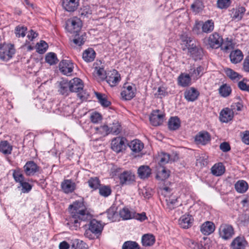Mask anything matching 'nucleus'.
Returning <instances> with one entry per match:
<instances>
[{
	"label": "nucleus",
	"instance_id": "1",
	"mask_svg": "<svg viewBox=\"0 0 249 249\" xmlns=\"http://www.w3.org/2000/svg\"><path fill=\"white\" fill-rule=\"evenodd\" d=\"M71 217L67 223L70 229L77 230L81 226L84 227L86 224L82 223L90 221L89 229L95 235H100L103 230V225L96 219H91L92 214L85 208L81 202L75 201L69 206Z\"/></svg>",
	"mask_w": 249,
	"mask_h": 249
},
{
	"label": "nucleus",
	"instance_id": "2",
	"mask_svg": "<svg viewBox=\"0 0 249 249\" xmlns=\"http://www.w3.org/2000/svg\"><path fill=\"white\" fill-rule=\"evenodd\" d=\"M181 39L183 44L187 47L188 53L194 60L201 59L203 56L202 49L196 45L195 39L185 35L182 36Z\"/></svg>",
	"mask_w": 249,
	"mask_h": 249
},
{
	"label": "nucleus",
	"instance_id": "3",
	"mask_svg": "<svg viewBox=\"0 0 249 249\" xmlns=\"http://www.w3.org/2000/svg\"><path fill=\"white\" fill-rule=\"evenodd\" d=\"M71 92L77 93V96L82 100L87 99L89 96V93L83 89V83L80 78H74L70 80Z\"/></svg>",
	"mask_w": 249,
	"mask_h": 249
},
{
	"label": "nucleus",
	"instance_id": "4",
	"mask_svg": "<svg viewBox=\"0 0 249 249\" xmlns=\"http://www.w3.org/2000/svg\"><path fill=\"white\" fill-rule=\"evenodd\" d=\"M223 39L218 33L214 32L211 34L208 38L204 40V43L207 48L218 49L220 48Z\"/></svg>",
	"mask_w": 249,
	"mask_h": 249
},
{
	"label": "nucleus",
	"instance_id": "5",
	"mask_svg": "<svg viewBox=\"0 0 249 249\" xmlns=\"http://www.w3.org/2000/svg\"><path fill=\"white\" fill-rule=\"evenodd\" d=\"M15 53L14 46L9 44H0V59L7 61L11 59Z\"/></svg>",
	"mask_w": 249,
	"mask_h": 249
},
{
	"label": "nucleus",
	"instance_id": "6",
	"mask_svg": "<svg viewBox=\"0 0 249 249\" xmlns=\"http://www.w3.org/2000/svg\"><path fill=\"white\" fill-rule=\"evenodd\" d=\"M82 21L80 18L73 17L66 22V29L71 33H78L81 30Z\"/></svg>",
	"mask_w": 249,
	"mask_h": 249
},
{
	"label": "nucleus",
	"instance_id": "7",
	"mask_svg": "<svg viewBox=\"0 0 249 249\" xmlns=\"http://www.w3.org/2000/svg\"><path fill=\"white\" fill-rule=\"evenodd\" d=\"M219 234L224 240L230 239L234 234V228L231 225L222 224L219 228Z\"/></svg>",
	"mask_w": 249,
	"mask_h": 249
},
{
	"label": "nucleus",
	"instance_id": "8",
	"mask_svg": "<svg viewBox=\"0 0 249 249\" xmlns=\"http://www.w3.org/2000/svg\"><path fill=\"white\" fill-rule=\"evenodd\" d=\"M126 139L124 137H116L111 142V149L116 153L122 152L125 148Z\"/></svg>",
	"mask_w": 249,
	"mask_h": 249
},
{
	"label": "nucleus",
	"instance_id": "9",
	"mask_svg": "<svg viewBox=\"0 0 249 249\" xmlns=\"http://www.w3.org/2000/svg\"><path fill=\"white\" fill-rule=\"evenodd\" d=\"M61 72L66 75H71L73 70V63L70 60H62L59 64Z\"/></svg>",
	"mask_w": 249,
	"mask_h": 249
},
{
	"label": "nucleus",
	"instance_id": "10",
	"mask_svg": "<svg viewBox=\"0 0 249 249\" xmlns=\"http://www.w3.org/2000/svg\"><path fill=\"white\" fill-rule=\"evenodd\" d=\"M58 91L60 94L67 96L71 92L70 81L62 79L58 82Z\"/></svg>",
	"mask_w": 249,
	"mask_h": 249
},
{
	"label": "nucleus",
	"instance_id": "11",
	"mask_svg": "<svg viewBox=\"0 0 249 249\" xmlns=\"http://www.w3.org/2000/svg\"><path fill=\"white\" fill-rule=\"evenodd\" d=\"M120 183L121 185H128L135 180V175L130 171H125L119 176Z\"/></svg>",
	"mask_w": 249,
	"mask_h": 249
},
{
	"label": "nucleus",
	"instance_id": "12",
	"mask_svg": "<svg viewBox=\"0 0 249 249\" xmlns=\"http://www.w3.org/2000/svg\"><path fill=\"white\" fill-rule=\"evenodd\" d=\"M248 245V242L245 237L239 235L235 238L231 244L232 249H245Z\"/></svg>",
	"mask_w": 249,
	"mask_h": 249
},
{
	"label": "nucleus",
	"instance_id": "13",
	"mask_svg": "<svg viewBox=\"0 0 249 249\" xmlns=\"http://www.w3.org/2000/svg\"><path fill=\"white\" fill-rule=\"evenodd\" d=\"M23 169L26 176H31L39 171V167L34 161H29L24 165Z\"/></svg>",
	"mask_w": 249,
	"mask_h": 249
},
{
	"label": "nucleus",
	"instance_id": "14",
	"mask_svg": "<svg viewBox=\"0 0 249 249\" xmlns=\"http://www.w3.org/2000/svg\"><path fill=\"white\" fill-rule=\"evenodd\" d=\"M97 133L101 134L103 136H106L109 133L117 135L119 133V129L118 127L116 129L113 128H109L107 125L104 124L99 127H95Z\"/></svg>",
	"mask_w": 249,
	"mask_h": 249
},
{
	"label": "nucleus",
	"instance_id": "15",
	"mask_svg": "<svg viewBox=\"0 0 249 249\" xmlns=\"http://www.w3.org/2000/svg\"><path fill=\"white\" fill-rule=\"evenodd\" d=\"M211 136L207 131L199 132L195 138V142L198 144L206 145L211 141Z\"/></svg>",
	"mask_w": 249,
	"mask_h": 249
},
{
	"label": "nucleus",
	"instance_id": "16",
	"mask_svg": "<svg viewBox=\"0 0 249 249\" xmlns=\"http://www.w3.org/2000/svg\"><path fill=\"white\" fill-rule=\"evenodd\" d=\"M159 112V110H154L149 116L150 122L154 126L160 125L163 122L164 116Z\"/></svg>",
	"mask_w": 249,
	"mask_h": 249
},
{
	"label": "nucleus",
	"instance_id": "17",
	"mask_svg": "<svg viewBox=\"0 0 249 249\" xmlns=\"http://www.w3.org/2000/svg\"><path fill=\"white\" fill-rule=\"evenodd\" d=\"M106 81L111 86H115L121 79L120 75L116 70L113 71L106 77Z\"/></svg>",
	"mask_w": 249,
	"mask_h": 249
},
{
	"label": "nucleus",
	"instance_id": "18",
	"mask_svg": "<svg viewBox=\"0 0 249 249\" xmlns=\"http://www.w3.org/2000/svg\"><path fill=\"white\" fill-rule=\"evenodd\" d=\"M199 95L198 91L193 87L186 89L184 93V98L189 102H193L196 100Z\"/></svg>",
	"mask_w": 249,
	"mask_h": 249
},
{
	"label": "nucleus",
	"instance_id": "19",
	"mask_svg": "<svg viewBox=\"0 0 249 249\" xmlns=\"http://www.w3.org/2000/svg\"><path fill=\"white\" fill-rule=\"evenodd\" d=\"M79 5V0H63L62 6L68 12L75 11Z\"/></svg>",
	"mask_w": 249,
	"mask_h": 249
},
{
	"label": "nucleus",
	"instance_id": "20",
	"mask_svg": "<svg viewBox=\"0 0 249 249\" xmlns=\"http://www.w3.org/2000/svg\"><path fill=\"white\" fill-rule=\"evenodd\" d=\"M233 117V112L232 109L226 108L221 110L220 113V120L223 123H228Z\"/></svg>",
	"mask_w": 249,
	"mask_h": 249
},
{
	"label": "nucleus",
	"instance_id": "21",
	"mask_svg": "<svg viewBox=\"0 0 249 249\" xmlns=\"http://www.w3.org/2000/svg\"><path fill=\"white\" fill-rule=\"evenodd\" d=\"M121 95L123 100H130L135 96V93L131 86L124 87Z\"/></svg>",
	"mask_w": 249,
	"mask_h": 249
},
{
	"label": "nucleus",
	"instance_id": "22",
	"mask_svg": "<svg viewBox=\"0 0 249 249\" xmlns=\"http://www.w3.org/2000/svg\"><path fill=\"white\" fill-rule=\"evenodd\" d=\"M246 10V8L243 6L233 8L231 14L232 19L237 21L241 20L245 14Z\"/></svg>",
	"mask_w": 249,
	"mask_h": 249
},
{
	"label": "nucleus",
	"instance_id": "23",
	"mask_svg": "<svg viewBox=\"0 0 249 249\" xmlns=\"http://www.w3.org/2000/svg\"><path fill=\"white\" fill-rule=\"evenodd\" d=\"M63 192L69 194L73 192L75 189V184L70 179L64 180L61 184Z\"/></svg>",
	"mask_w": 249,
	"mask_h": 249
},
{
	"label": "nucleus",
	"instance_id": "24",
	"mask_svg": "<svg viewBox=\"0 0 249 249\" xmlns=\"http://www.w3.org/2000/svg\"><path fill=\"white\" fill-rule=\"evenodd\" d=\"M215 230L214 224L210 221L204 223L200 227L201 232L205 235H208L213 233Z\"/></svg>",
	"mask_w": 249,
	"mask_h": 249
},
{
	"label": "nucleus",
	"instance_id": "25",
	"mask_svg": "<svg viewBox=\"0 0 249 249\" xmlns=\"http://www.w3.org/2000/svg\"><path fill=\"white\" fill-rule=\"evenodd\" d=\"M231 62L233 64H237L243 59V54L239 49L232 51L230 54Z\"/></svg>",
	"mask_w": 249,
	"mask_h": 249
},
{
	"label": "nucleus",
	"instance_id": "26",
	"mask_svg": "<svg viewBox=\"0 0 249 249\" xmlns=\"http://www.w3.org/2000/svg\"><path fill=\"white\" fill-rule=\"evenodd\" d=\"M193 218L190 215H184L179 220V224L181 227L187 229L191 226Z\"/></svg>",
	"mask_w": 249,
	"mask_h": 249
},
{
	"label": "nucleus",
	"instance_id": "27",
	"mask_svg": "<svg viewBox=\"0 0 249 249\" xmlns=\"http://www.w3.org/2000/svg\"><path fill=\"white\" fill-rule=\"evenodd\" d=\"M225 172V167L221 162L215 164L211 168V173L215 176L222 175Z\"/></svg>",
	"mask_w": 249,
	"mask_h": 249
},
{
	"label": "nucleus",
	"instance_id": "28",
	"mask_svg": "<svg viewBox=\"0 0 249 249\" xmlns=\"http://www.w3.org/2000/svg\"><path fill=\"white\" fill-rule=\"evenodd\" d=\"M155 242V237L152 234H145L142 238V245L145 247L152 246Z\"/></svg>",
	"mask_w": 249,
	"mask_h": 249
},
{
	"label": "nucleus",
	"instance_id": "29",
	"mask_svg": "<svg viewBox=\"0 0 249 249\" xmlns=\"http://www.w3.org/2000/svg\"><path fill=\"white\" fill-rule=\"evenodd\" d=\"M95 52L92 48H88L83 53V58L87 62H92L95 57Z\"/></svg>",
	"mask_w": 249,
	"mask_h": 249
},
{
	"label": "nucleus",
	"instance_id": "30",
	"mask_svg": "<svg viewBox=\"0 0 249 249\" xmlns=\"http://www.w3.org/2000/svg\"><path fill=\"white\" fill-rule=\"evenodd\" d=\"M234 43L231 38H226L225 40L222 41L221 45L220 46L221 50L224 52H227L229 50L233 49Z\"/></svg>",
	"mask_w": 249,
	"mask_h": 249
},
{
	"label": "nucleus",
	"instance_id": "31",
	"mask_svg": "<svg viewBox=\"0 0 249 249\" xmlns=\"http://www.w3.org/2000/svg\"><path fill=\"white\" fill-rule=\"evenodd\" d=\"M129 146L133 152L138 153L143 149V144L140 140H134L131 142Z\"/></svg>",
	"mask_w": 249,
	"mask_h": 249
},
{
	"label": "nucleus",
	"instance_id": "32",
	"mask_svg": "<svg viewBox=\"0 0 249 249\" xmlns=\"http://www.w3.org/2000/svg\"><path fill=\"white\" fill-rule=\"evenodd\" d=\"M139 177L141 178H148L151 174V169L148 166H141L138 170Z\"/></svg>",
	"mask_w": 249,
	"mask_h": 249
},
{
	"label": "nucleus",
	"instance_id": "33",
	"mask_svg": "<svg viewBox=\"0 0 249 249\" xmlns=\"http://www.w3.org/2000/svg\"><path fill=\"white\" fill-rule=\"evenodd\" d=\"M170 171L166 169L163 166H160L157 170L156 178L161 180H164L169 177Z\"/></svg>",
	"mask_w": 249,
	"mask_h": 249
},
{
	"label": "nucleus",
	"instance_id": "34",
	"mask_svg": "<svg viewBox=\"0 0 249 249\" xmlns=\"http://www.w3.org/2000/svg\"><path fill=\"white\" fill-rule=\"evenodd\" d=\"M202 32L205 33H210L214 29V22L212 20H208L203 22L201 21Z\"/></svg>",
	"mask_w": 249,
	"mask_h": 249
},
{
	"label": "nucleus",
	"instance_id": "35",
	"mask_svg": "<svg viewBox=\"0 0 249 249\" xmlns=\"http://www.w3.org/2000/svg\"><path fill=\"white\" fill-rule=\"evenodd\" d=\"M12 149V146L7 141H3L0 142V152L3 154H10Z\"/></svg>",
	"mask_w": 249,
	"mask_h": 249
},
{
	"label": "nucleus",
	"instance_id": "36",
	"mask_svg": "<svg viewBox=\"0 0 249 249\" xmlns=\"http://www.w3.org/2000/svg\"><path fill=\"white\" fill-rule=\"evenodd\" d=\"M224 71L227 76L232 81H237L242 78L240 74L230 68H225Z\"/></svg>",
	"mask_w": 249,
	"mask_h": 249
},
{
	"label": "nucleus",
	"instance_id": "37",
	"mask_svg": "<svg viewBox=\"0 0 249 249\" xmlns=\"http://www.w3.org/2000/svg\"><path fill=\"white\" fill-rule=\"evenodd\" d=\"M180 126V122L178 117H171L168 121V128L171 130L178 129Z\"/></svg>",
	"mask_w": 249,
	"mask_h": 249
},
{
	"label": "nucleus",
	"instance_id": "38",
	"mask_svg": "<svg viewBox=\"0 0 249 249\" xmlns=\"http://www.w3.org/2000/svg\"><path fill=\"white\" fill-rule=\"evenodd\" d=\"M249 186L247 182L243 180L238 181L235 184L236 191L240 193H244L248 189Z\"/></svg>",
	"mask_w": 249,
	"mask_h": 249
},
{
	"label": "nucleus",
	"instance_id": "39",
	"mask_svg": "<svg viewBox=\"0 0 249 249\" xmlns=\"http://www.w3.org/2000/svg\"><path fill=\"white\" fill-rule=\"evenodd\" d=\"M134 211H130L127 208H124L121 210L119 212L120 216L123 220H128L132 219Z\"/></svg>",
	"mask_w": 249,
	"mask_h": 249
},
{
	"label": "nucleus",
	"instance_id": "40",
	"mask_svg": "<svg viewBox=\"0 0 249 249\" xmlns=\"http://www.w3.org/2000/svg\"><path fill=\"white\" fill-rule=\"evenodd\" d=\"M203 70V67L201 66H198L196 68L191 67L189 70V74L191 77L197 79L201 75H202Z\"/></svg>",
	"mask_w": 249,
	"mask_h": 249
},
{
	"label": "nucleus",
	"instance_id": "41",
	"mask_svg": "<svg viewBox=\"0 0 249 249\" xmlns=\"http://www.w3.org/2000/svg\"><path fill=\"white\" fill-rule=\"evenodd\" d=\"M190 76L189 73L185 75H180L178 77V85L184 87L189 86L191 82Z\"/></svg>",
	"mask_w": 249,
	"mask_h": 249
},
{
	"label": "nucleus",
	"instance_id": "42",
	"mask_svg": "<svg viewBox=\"0 0 249 249\" xmlns=\"http://www.w3.org/2000/svg\"><path fill=\"white\" fill-rule=\"evenodd\" d=\"M75 34L74 38L72 40L73 42L78 46L83 45L86 40V33H83L80 36L79 33Z\"/></svg>",
	"mask_w": 249,
	"mask_h": 249
},
{
	"label": "nucleus",
	"instance_id": "43",
	"mask_svg": "<svg viewBox=\"0 0 249 249\" xmlns=\"http://www.w3.org/2000/svg\"><path fill=\"white\" fill-rule=\"evenodd\" d=\"M219 93L221 96L226 97L230 95L231 92V88L227 84H223L218 89Z\"/></svg>",
	"mask_w": 249,
	"mask_h": 249
},
{
	"label": "nucleus",
	"instance_id": "44",
	"mask_svg": "<svg viewBox=\"0 0 249 249\" xmlns=\"http://www.w3.org/2000/svg\"><path fill=\"white\" fill-rule=\"evenodd\" d=\"M46 62L51 65H54L58 62L56 55L54 53H48L45 57Z\"/></svg>",
	"mask_w": 249,
	"mask_h": 249
},
{
	"label": "nucleus",
	"instance_id": "45",
	"mask_svg": "<svg viewBox=\"0 0 249 249\" xmlns=\"http://www.w3.org/2000/svg\"><path fill=\"white\" fill-rule=\"evenodd\" d=\"M71 248L73 249H87L86 244L82 241L75 239L72 240Z\"/></svg>",
	"mask_w": 249,
	"mask_h": 249
},
{
	"label": "nucleus",
	"instance_id": "46",
	"mask_svg": "<svg viewBox=\"0 0 249 249\" xmlns=\"http://www.w3.org/2000/svg\"><path fill=\"white\" fill-rule=\"evenodd\" d=\"M159 164L160 166H163L171 160L170 155L165 153H161L159 156Z\"/></svg>",
	"mask_w": 249,
	"mask_h": 249
},
{
	"label": "nucleus",
	"instance_id": "47",
	"mask_svg": "<svg viewBox=\"0 0 249 249\" xmlns=\"http://www.w3.org/2000/svg\"><path fill=\"white\" fill-rule=\"evenodd\" d=\"M122 249H140V247L135 241H127L123 244Z\"/></svg>",
	"mask_w": 249,
	"mask_h": 249
},
{
	"label": "nucleus",
	"instance_id": "48",
	"mask_svg": "<svg viewBox=\"0 0 249 249\" xmlns=\"http://www.w3.org/2000/svg\"><path fill=\"white\" fill-rule=\"evenodd\" d=\"M13 177L16 182H19L20 184L24 181V177L21 173L20 169H17L14 171Z\"/></svg>",
	"mask_w": 249,
	"mask_h": 249
},
{
	"label": "nucleus",
	"instance_id": "49",
	"mask_svg": "<svg viewBox=\"0 0 249 249\" xmlns=\"http://www.w3.org/2000/svg\"><path fill=\"white\" fill-rule=\"evenodd\" d=\"M95 94L97 98L98 99L99 102L102 106L104 107H108L110 106L111 104L110 102L108 101L105 97H103L101 93L96 92Z\"/></svg>",
	"mask_w": 249,
	"mask_h": 249
},
{
	"label": "nucleus",
	"instance_id": "50",
	"mask_svg": "<svg viewBox=\"0 0 249 249\" xmlns=\"http://www.w3.org/2000/svg\"><path fill=\"white\" fill-rule=\"evenodd\" d=\"M204 8L203 2L200 0H196L192 4L191 8L192 10L196 13H198L202 11Z\"/></svg>",
	"mask_w": 249,
	"mask_h": 249
},
{
	"label": "nucleus",
	"instance_id": "51",
	"mask_svg": "<svg viewBox=\"0 0 249 249\" xmlns=\"http://www.w3.org/2000/svg\"><path fill=\"white\" fill-rule=\"evenodd\" d=\"M88 182L89 186L94 190L98 188L100 186V180L97 177L91 178Z\"/></svg>",
	"mask_w": 249,
	"mask_h": 249
},
{
	"label": "nucleus",
	"instance_id": "52",
	"mask_svg": "<svg viewBox=\"0 0 249 249\" xmlns=\"http://www.w3.org/2000/svg\"><path fill=\"white\" fill-rule=\"evenodd\" d=\"M27 27L23 26H18L15 29V34L18 37H24L25 36Z\"/></svg>",
	"mask_w": 249,
	"mask_h": 249
},
{
	"label": "nucleus",
	"instance_id": "53",
	"mask_svg": "<svg viewBox=\"0 0 249 249\" xmlns=\"http://www.w3.org/2000/svg\"><path fill=\"white\" fill-rule=\"evenodd\" d=\"M107 217L108 219L111 221H114L116 220L117 213L115 212L114 208H110L107 211Z\"/></svg>",
	"mask_w": 249,
	"mask_h": 249
},
{
	"label": "nucleus",
	"instance_id": "54",
	"mask_svg": "<svg viewBox=\"0 0 249 249\" xmlns=\"http://www.w3.org/2000/svg\"><path fill=\"white\" fill-rule=\"evenodd\" d=\"M99 192L101 196L107 197L111 194V190L109 187L104 186L99 188Z\"/></svg>",
	"mask_w": 249,
	"mask_h": 249
},
{
	"label": "nucleus",
	"instance_id": "55",
	"mask_svg": "<svg viewBox=\"0 0 249 249\" xmlns=\"http://www.w3.org/2000/svg\"><path fill=\"white\" fill-rule=\"evenodd\" d=\"M48 48L47 43L43 40H41L38 44L37 47V52L39 53L42 54L44 53Z\"/></svg>",
	"mask_w": 249,
	"mask_h": 249
},
{
	"label": "nucleus",
	"instance_id": "56",
	"mask_svg": "<svg viewBox=\"0 0 249 249\" xmlns=\"http://www.w3.org/2000/svg\"><path fill=\"white\" fill-rule=\"evenodd\" d=\"M79 13L82 16L88 17L92 14V10L89 5H85L81 8Z\"/></svg>",
	"mask_w": 249,
	"mask_h": 249
},
{
	"label": "nucleus",
	"instance_id": "57",
	"mask_svg": "<svg viewBox=\"0 0 249 249\" xmlns=\"http://www.w3.org/2000/svg\"><path fill=\"white\" fill-rule=\"evenodd\" d=\"M231 4L230 0H217V5L219 8L225 9L228 8Z\"/></svg>",
	"mask_w": 249,
	"mask_h": 249
},
{
	"label": "nucleus",
	"instance_id": "58",
	"mask_svg": "<svg viewBox=\"0 0 249 249\" xmlns=\"http://www.w3.org/2000/svg\"><path fill=\"white\" fill-rule=\"evenodd\" d=\"M102 119L101 115L98 112H94L90 116L91 121L94 124L99 123Z\"/></svg>",
	"mask_w": 249,
	"mask_h": 249
},
{
	"label": "nucleus",
	"instance_id": "59",
	"mask_svg": "<svg viewBox=\"0 0 249 249\" xmlns=\"http://www.w3.org/2000/svg\"><path fill=\"white\" fill-rule=\"evenodd\" d=\"M20 185L22 187L21 191L23 193H28L32 188V186L30 184L24 181L21 182Z\"/></svg>",
	"mask_w": 249,
	"mask_h": 249
},
{
	"label": "nucleus",
	"instance_id": "60",
	"mask_svg": "<svg viewBox=\"0 0 249 249\" xmlns=\"http://www.w3.org/2000/svg\"><path fill=\"white\" fill-rule=\"evenodd\" d=\"M193 31L197 35L202 33V25L201 21H196L193 27Z\"/></svg>",
	"mask_w": 249,
	"mask_h": 249
},
{
	"label": "nucleus",
	"instance_id": "61",
	"mask_svg": "<svg viewBox=\"0 0 249 249\" xmlns=\"http://www.w3.org/2000/svg\"><path fill=\"white\" fill-rule=\"evenodd\" d=\"M208 156L202 155L196 160V163H200L201 165L205 166L208 164Z\"/></svg>",
	"mask_w": 249,
	"mask_h": 249
},
{
	"label": "nucleus",
	"instance_id": "62",
	"mask_svg": "<svg viewBox=\"0 0 249 249\" xmlns=\"http://www.w3.org/2000/svg\"><path fill=\"white\" fill-rule=\"evenodd\" d=\"M133 218L136 219L141 221H143L147 219V216L146 215V213L144 212L139 213L134 212Z\"/></svg>",
	"mask_w": 249,
	"mask_h": 249
},
{
	"label": "nucleus",
	"instance_id": "63",
	"mask_svg": "<svg viewBox=\"0 0 249 249\" xmlns=\"http://www.w3.org/2000/svg\"><path fill=\"white\" fill-rule=\"evenodd\" d=\"M188 243L190 248L193 249H204L202 244L195 243L190 240H188Z\"/></svg>",
	"mask_w": 249,
	"mask_h": 249
},
{
	"label": "nucleus",
	"instance_id": "64",
	"mask_svg": "<svg viewBox=\"0 0 249 249\" xmlns=\"http://www.w3.org/2000/svg\"><path fill=\"white\" fill-rule=\"evenodd\" d=\"M243 69L245 71L249 72V55L246 56L244 60Z\"/></svg>",
	"mask_w": 249,
	"mask_h": 249
}]
</instances>
